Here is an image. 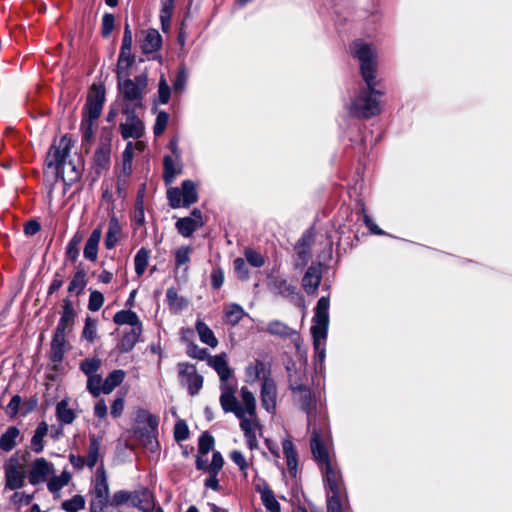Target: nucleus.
Masks as SVG:
<instances>
[{
    "mask_svg": "<svg viewBox=\"0 0 512 512\" xmlns=\"http://www.w3.org/2000/svg\"><path fill=\"white\" fill-rule=\"evenodd\" d=\"M115 18L112 14L106 13L102 18V35L108 37L114 29Z\"/></svg>",
    "mask_w": 512,
    "mask_h": 512,
    "instance_id": "61",
    "label": "nucleus"
},
{
    "mask_svg": "<svg viewBox=\"0 0 512 512\" xmlns=\"http://www.w3.org/2000/svg\"><path fill=\"white\" fill-rule=\"evenodd\" d=\"M56 415L58 420L63 424H71L75 419L74 411L68 407L67 400H61L57 404Z\"/></svg>",
    "mask_w": 512,
    "mask_h": 512,
    "instance_id": "39",
    "label": "nucleus"
},
{
    "mask_svg": "<svg viewBox=\"0 0 512 512\" xmlns=\"http://www.w3.org/2000/svg\"><path fill=\"white\" fill-rule=\"evenodd\" d=\"M246 259L253 267H261L264 265V258L261 254L254 250H247L245 252Z\"/></svg>",
    "mask_w": 512,
    "mask_h": 512,
    "instance_id": "63",
    "label": "nucleus"
},
{
    "mask_svg": "<svg viewBox=\"0 0 512 512\" xmlns=\"http://www.w3.org/2000/svg\"><path fill=\"white\" fill-rule=\"evenodd\" d=\"M322 279V270L320 265L310 266L302 279L303 289L308 294H313L319 287Z\"/></svg>",
    "mask_w": 512,
    "mask_h": 512,
    "instance_id": "22",
    "label": "nucleus"
},
{
    "mask_svg": "<svg viewBox=\"0 0 512 512\" xmlns=\"http://www.w3.org/2000/svg\"><path fill=\"white\" fill-rule=\"evenodd\" d=\"M317 435L315 434V438L311 439V450L324 475L328 489L327 494H341L342 476L337 463L331 459L326 447V442L329 438L319 439Z\"/></svg>",
    "mask_w": 512,
    "mask_h": 512,
    "instance_id": "4",
    "label": "nucleus"
},
{
    "mask_svg": "<svg viewBox=\"0 0 512 512\" xmlns=\"http://www.w3.org/2000/svg\"><path fill=\"white\" fill-rule=\"evenodd\" d=\"M97 127V120L84 117L81 122V132L83 142H90L94 136Z\"/></svg>",
    "mask_w": 512,
    "mask_h": 512,
    "instance_id": "47",
    "label": "nucleus"
},
{
    "mask_svg": "<svg viewBox=\"0 0 512 512\" xmlns=\"http://www.w3.org/2000/svg\"><path fill=\"white\" fill-rule=\"evenodd\" d=\"M351 54L359 61L360 71L367 87L361 88L347 104L349 114L356 118L368 119L381 112L378 96L383 92L376 90L377 51L375 47L362 40H355L350 47Z\"/></svg>",
    "mask_w": 512,
    "mask_h": 512,
    "instance_id": "1",
    "label": "nucleus"
},
{
    "mask_svg": "<svg viewBox=\"0 0 512 512\" xmlns=\"http://www.w3.org/2000/svg\"><path fill=\"white\" fill-rule=\"evenodd\" d=\"M182 382L187 386L189 393L196 395L203 386V377L199 375L196 368L188 363H181L178 366Z\"/></svg>",
    "mask_w": 512,
    "mask_h": 512,
    "instance_id": "14",
    "label": "nucleus"
},
{
    "mask_svg": "<svg viewBox=\"0 0 512 512\" xmlns=\"http://www.w3.org/2000/svg\"><path fill=\"white\" fill-rule=\"evenodd\" d=\"M121 225L116 217H111L105 237V247L113 249L121 238Z\"/></svg>",
    "mask_w": 512,
    "mask_h": 512,
    "instance_id": "26",
    "label": "nucleus"
},
{
    "mask_svg": "<svg viewBox=\"0 0 512 512\" xmlns=\"http://www.w3.org/2000/svg\"><path fill=\"white\" fill-rule=\"evenodd\" d=\"M126 377V372L122 369L113 370L104 380V394H110L119 386Z\"/></svg>",
    "mask_w": 512,
    "mask_h": 512,
    "instance_id": "33",
    "label": "nucleus"
},
{
    "mask_svg": "<svg viewBox=\"0 0 512 512\" xmlns=\"http://www.w3.org/2000/svg\"><path fill=\"white\" fill-rule=\"evenodd\" d=\"M67 336L54 332L51 347L49 352V358L56 367L60 364L64 358L65 352L67 351Z\"/></svg>",
    "mask_w": 512,
    "mask_h": 512,
    "instance_id": "21",
    "label": "nucleus"
},
{
    "mask_svg": "<svg viewBox=\"0 0 512 512\" xmlns=\"http://www.w3.org/2000/svg\"><path fill=\"white\" fill-rule=\"evenodd\" d=\"M204 225L202 212L195 208L191 216L179 218L175 224V227L179 234L183 237H190L196 230Z\"/></svg>",
    "mask_w": 512,
    "mask_h": 512,
    "instance_id": "17",
    "label": "nucleus"
},
{
    "mask_svg": "<svg viewBox=\"0 0 512 512\" xmlns=\"http://www.w3.org/2000/svg\"><path fill=\"white\" fill-rule=\"evenodd\" d=\"M6 487L16 490L23 486L25 479L24 467L17 459H10L5 465Z\"/></svg>",
    "mask_w": 512,
    "mask_h": 512,
    "instance_id": "16",
    "label": "nucleus"
},
{
    "mask_svg": "<svg viewBox=\"0 0 512 512\" xmlns=\"http://www.w3.org/2000/svg\"><path fill=\"white\" fill-rule=\"evenodd\" d=\"M71 480V474L67 471H63L59 476L51 477L47 482V487L50 492H59L64 486H66Z\"/></svg>",
    "mask_w": 512,
    "mask_h": 512,
    "instance_id": "40",
    "label": "nucleus"
},
{
    "mask_svg": "<svg viewBox=\"0 0 512 512\" xmlns=\"http://www.w3.org/2000/svg\"><path fill=\"white\" fill-rule=\"evenodd\" d=\"M104 304V296L101 292L95 290L90 293L88 309L92 312L98 311Z\"/></svg>",
    "mask_w": 512,
    "mask_h": 512,
    "instance_id": "53",
    "label": "nucleus"
},
{
    "mask_svg": "<svg viewBox=\"0 0 512 512\" xmlns=\"http://www.w3.org/2000/svg\"><path fill=\"white\" fill-rule=\"evenodd\" d=\"M267 332L274 336L290 338L292 341H296L299 338L296 330L278 320H274L268 323Z\"/></svg>",
    "mask_w": 512,
    "mask_h": 512,
    "instance_id": "24",
    "label": "nucleus"
},
{
    "mask_svg": "<svg viewBox=\"0 0 512 512\" xmlns=\"http://www.w3.org/2000/svg\"><path fill=\"white\" fill-rule=\"evenodd\" d=\"M113 321L117 325H130L131 328L142 327L137 314L131 310H121L115 313Z\"/></svg>",
    "mask_w": 512,
    "mask_h": 512,
    "instance_id": "32",
    "label": "nucleus"
},
{
    "mask_svg": "<svg viewBox=\"0 0 512 512\" xmlns=\"http://www.w3.org/2000/svg\"><path fill=\"white\" fill-rule=\"evenodd\" d=\"M133 58H124L119 57L117 63V77L118 79L124 78L127 76V70L132 65Z\"/></svg>",
    "mask_w": 512,
    "mask_h": 512,
    "instance_id": "60",
    "label": "nucleus"
},
{
    "mask_svg": "<svg viewBox=\"0 0 512 512\" xmlns=\"http://www.w3.org/2000/svg\"><path fill=\"white\" fill-rule=\"evenodd\" d=\"M101 439L95 436L90 437V444L88 447L87 455L84 457L86 466L90 469L94 468L95 465L100 461V465L103 464L101 454Z\"/></svg>",
    "mask_w": 512,
    "mask_h": 512,
    "instance_id": "23",
    "label": "nucleus"
},
{
    "mask_svg": "<svg viewBox=\"0 0 512 512\" xmlns=\"http://www.w3.org/2000/svg\"><path fill=\"white\" fill-rule=\"evenodd\" d=\"M111 149L108 143H101L94 155V162L98 168L105 169L110 163Z\"/></svg>",
    "mask_w": 512,
    "mask_h": 512,
    "instance_id": "37",
    "label": "nucleus"
},
{
    "mask_svg": "<svg viewBox=\"0 0 512 512\" xmlns=\"http://www.w3.org/2000/svg\"><path fill=\"white\" fill-rule=\"evenodd\" d=\"M196 330L203 343L212 348H215L218 345V340L213 331L204 322L198 320L196 323Z\"/></svg>",
    "mask_w": 512,
    "mask_h": 512,
    "instance_id": "35",
    "label": "nucleus"
},
{
    "mask_svg": "<svg viewBox=\"0 0 512 512\" xmlns=\"http://www.w3.org/2000/svg\"><path fill=\"white\" fill-rule=\"evenodd\" d=\"M283 453L286 458L288 469L292 472L297 467V455L294 450L293 444L290 440H284L282 443Z\"/></svg>",
    "mask_w": 512,
    "mask_h": 512,
    "instance_id": "43",
    "label": "nucleus"
},
{
    "mask_svg": "<svg viewBox=\"0 0 512 512\" xmlns=\"http://www.w3.org/2000/svg\"><path fill=\"white\" fill-rule=\"evenodd\" d=\"M247 313L245 310L236 303H230L224 308V319L225 322L229 325L235 326L237 325L241 319L246 316Z\"/></svg>",
    "mask_w": 512,
    "mask_h": 512,
    "instance_id": "30",
    "label": "nucleus"
},
{
    "mask_svg": "<svg viewBox=\"0 0 512 512\" xmlns=\"http://www.w3.org/2000/svg\"><path fill=\"white\" fill-rule=\"evenodd\" d=\"M71 147V139L67 135L62 136L58 142L50 147L45 161L47 169L56 178H61L66 186H71L81 176V168L67 160L70 156Z\"/></svg>",
    "mask_w": 512,
    "mask_h": 512,
    "instance_id": "3",
    "label": "nucleus"
},
{
    "mask_svg": "<svg viewBox=\"0 0 512 512\" xmlns=\"http://www.w3.org/2000/svg\"><path fill=\"white\" fill-rule=\"evenodd\" d=\"M192 252L193 249L190 246H181L175 250V266L177 269L184 266V272L188 270L187 264L190 261V256Z\"/></svg>",
    "mask_w": 512,
    "mask_h": 512,
    "instance_id": "38",
    "label": "nucleus"
},
{
    "mask_svg": "<svg viewBox=\"0 0 512 512\" xmlns=\"http://www.w3.org/2000/svg\"><path fill=\"white\" fill-rule=\"evenodd\" d=\"M147 84L148 79L145 74L138 75L134 79L125 77L118 79V89L123 99L122 112L142 107Z\"/></svg>",
    "mask_w": 512,
    "mask_h": 512,
    "instance_id": "7",
    "label": "nucleus"
},
{
    "mask_svg": "<svg viewBox=\"0 0 512 512\" xmlns=\"http://www.w3.org/2000/svg\"><path fill=\"white\" fill-rule=\"evenodd\" d=\"M274 289L283 297H291L295 294V286L289 284L285 279H275L274 281Z\"/></svg>",
    "mask_w": 512,
    "mask_h": 512,
    "instance_id": "49",
    "label": "nucleus"
},
{
    "mask_svg": "<svg viewBox=\"0 0 512 512\" xmlns=\"http://www.w3.org/2000/svg\"><path fill=\"white\" fill-rule=\"evenodd\" d=\"M214 447V438L207 432L203 433L199 438V453L206 455Z\"/></svg>",
    "mask_w": 512,
    "mask_h": 512,
    "instance_id": "55",
    "label": "nucleus"
},
{
    "mask_svg": "<svg viewBox=\"0 0 512 512\" xmlns=\"http://www.w3.org/2000/svg\"><path fill=\"white\" fill-rule=\"evenodd\" d=\"M329 297H321L314 309L311 334L316 358L323 362L325 359V345L329 326Z\"/></svg>",
    "mask_w": 512,
    "mask_h": 512,
    "instance_id": "6",
    "label": "nucleus"
},
{
    "mask_svg": "<svg viewBox=\"0 0 512 512\" xmlns=\"http://www.w3.org/2000/svg\"><path fill=\"white\" fill-rule=\"evenodd\" d=\"M96 336H97L96 322L88 317L85 321V326H84V329L82 332V337L89 342H93L96 339Z\"/></svg>",
    "mask_w": 512,
    "mask_h": 512,
    "instance_id": "51",
    "label": "nucleus"
},
{
    "mask_svg": "<svg viewBox=\"0 0 512 512\" xmlns=\"http://www.w3.org/2000/svg\"><path fill=\"white\" fill-rule=\"evenodd\" d=\"M149 260V251L146 248H141L137 251L134 257L135 272L138 276L143 275Z\"/></svg>",
    "mask_w": 512,
    "mask_h": 512,
    "instance_id": "42",
    "label": "nucleus"
},
{
    "mask_svg": "<svg viewBox=\"0 0 512 512\" xmlns=\"http://www.w3.org/2000/svg\"><path fill=\"white\" fill-rule=\"evenodd\" d=\"M231 460L239 467V469L243 472H246L248 468V462L243 455V453L239 450H234L230 453Z\"/></svg>",
    "mask_w": 512,
    "mask_h": 512,
    "instance_id": "62",
    "label": "nucleus"
},
{
    "mask_svg": "<svg viewBox=\"0 0 512 512\" xmlns=\"http://www.w3.org/2000/svg\"><path fill=\"white\" fill-rule=\"evenodd\" d=\"M159 419L147 411H140L136 418L135 434L141 443L151 452L159 449L158 442Z\"/></svg>",
    "mask_w": 512,
    "mask_h": 512,
    "instance_id": "9",
    "label": "nucleus"
},
{
    "mask_svg": "<svg viewBox=\"0 0 512 512\" xmlns=\"http://www.w3.org/2000/svg\"><path fill=\"white\" fill-rule=\"evenodd\" d=\"M54 472L53 465L44 458L36 459L28 474V480L32 485H38L48 481V477Z\"/></svg>",
    "mask_w": 512,
    "mask_h": 512,
    "instance_id": "19",
    "label": "nucleus"
},
{
    "mask_svg": "<svg viewBox=\"0 0 512 512\" xmlns=\"http://www.w3.org/2000/svg\"><path fill=\"white\" fill-rule=\"evenodd\" d=\"M220 405L224 412H232L241 420L240 427L244 432L249 449H256L258 447L256 434L259 430V424L256 420V416L250 417L247 414H244V410L239 405L237 398L235 395L231 394V391L228 388H225V392L220 396Z\"/></svg>",
    "mask_w": 512,
    "mask_h": 512,
    "instance_id": "5",
    "label": "nucleus"
},
{
    "mask_svg": "<svg viewBox=\"0 0 512 512\" xmlns=\"http://www.w3.org/2000/svg\"><path fill=\"white\" fill-rule=\"evenodd\" d=\"M224 464V460L222 455L219 452H214L212 456L211 463L207 466V472L218 474L219 471L222 469Z\"/></svg>",
    "mask_w": 512,
    "mask_h": 512,
    "instance_id": "58",
    "label": "nucleus"
},
{
    "mask_svg": "<svg viewBox=\"0 0 512 512\" xmlns=\"http://www.w3.org/2000/svg\"><path fill=\"white\" fill-rule=\"evenodd\" d=\"M162 44V37L155 29L147 31L146 36L142 42L141 48L144 53H152L157 51Z\"/></svg>",
    "mask_w": 512,
    "mask_h": 512,
    "instance_id": "31",
    "label": "nucleus"
},
{
    "mask_svg": "<svg viewBox=\"0 0 512 512\" xmlns=\"http://www.w3.org/2000/svg\"><path fill=\"white\" fill-rule=\"evenodd\" d=\"M142 332V327L131 328L129 331L124 332L118 348L122 353L131 351L137 343Z\"/></svg>",
    "mask_w": 512,
    "mask_h": 512,
    "instance_id": "28",
    "label": "nucleus"
},
{
    "mask_svg": "<svg viewBox=\"0 0 512 512\" xmlns=\"http://www.w3.org/2000/svg\"><path fill=\"white\" fill-rule=\"evenodd\" d=\"M169 205L173 209L189 207L198 200L196 185L191 180L182 182L181 187H172L167 190Z\"/></svg>",
    "mask_w": 512,
    "mask_h": 512,
    "instance_id": "11",
    "label": "nucleus"
},
{
    "mask_svg": "<svg viewBox=\"0 0 512 512\" xmlns=\"http://www.w3.org/2000/svg\"><path fill=\"white\" fill-rule=\"evenodd\" d=\"M102 236L101 228H96L90 234L85 247H84V257L89 261H96L98 257V245Z\"/></svg>",
    "mask_w": 512,
    "mask_h": 512,
    "instance_id": "25",
    "label": "nucleus"
},
{
    "mask_svg": "<svg viewBox=\"0 0 512 512\" xmlns=\"http://www.w3.org/2000/svg\"><path fill=\"white\" fill-rule=\"evenodd\" d=\"M340 496L341 494H327L328 512H342Z\"/></svg>",
    "mask_w": 512,
    "mask_h": 512,
    "instance_id": "59",
    "label": "nucleus"
},
{
    "mask_svg": "<svg viewBox=\"0 0 512 512\" xmlns=\"http://www.w3.org/2000/svg\"><path fill=\"white\" fill-rule=\"evenodd\" d=\"M234 270L239 278L246 279L248 277V265L243 258H236L234 260Z\"/></svg>",
    "mask_w": 512,
    "mask_h": 512,
    "instance_id": "64",
    "label": "nucleus"
},
{
    "mask_svg": "<svg viewBox=\"0 0 512 512\" xmlns=\"http://www.w3.org/2000/svg\"><path fill=\"white\" fill-rule=\"evenodd\" d=\"M168 121H169L168 113H166L165 111H161L158 113L157 118H156V123L154 125V134L156 136L161 135L165 131Z\"/></svg>",
    "mask_w": 512,
    "mask_h": 512,
    "instance_id": "57",
    "label": "nucleus"
},
{
    "mask_svg": "<svg viewBox=\"0 0 512 512\" xmlns=\"http://www.w3.org/2000/svg\"><path fill=\"white\" fill-rule=\"evenodd\" d=\"M177 174H178V170L175 167L172 157L165 156L164 157V180H165L166 184H171L174 181Z\"/></svg>",
    "mask_w": 512,
    "mask_h": 512,
    "instance_id": "50",
    "label": "nucleus"
},
{
    "mask_svg": "<svg viewBox=\"0 0 512 512\" xmlns=\"http://www.w3.org/2000/svg\"><path fill=\"white\" fill-rule=\"evenodd\" d=\"M290 389L295 404L307 414L308 429L312 434L311 439L318 434L320 438H329L328 421L326 414L318 410L315 396L310 389L290 379Z\"/></svg>",
    "mask_w": 512,
    "mask_h": 512,
    "instance_id": "2",
    "label": "nucleus"
},
{
    "mask_svg": "<svg viewBox=\"0 0 512 512\" xmlns=\"http://www.w3.org/2000/svg\"><path fill=\"white\" fill-rule=\"evenodd\" d=\"M261 500L263 505L270 512H280V504L270 489L265 488L261 491Z\"/></svg>",
    "mask_w": 512,
    "mask_h": 512,
    "instance_id": "46",
    "label": "nucleus"
},
{
    "mask_svg": "<svg viewBox=\"0 0 512 512\" xmlns=\"http://www.w3.org/2000/svg\"><path fill=\"white\" fill-rule=\"evenodd\" d=\"M87 390L94 396L98 397L104 393V380L101 375H91L87 377Z\"/></svg>",
    "mask_w": 512,
    "mask_h": 512,
    "instance_id": "45",
    "label": "nucleus"
},
{
    "mask_svg": "<svg viewBox=\"0 0 512 512\" xmlns=\"http://www.w3.org/2000/svg\"><path fill=\"white\" fill-rule=\"evenodd\" d=\"M170 87L164 76H161L158 85V97L161 104H167L170 99Z\"/></svg>",
    "mask_w": 512,
    "mask_h": 512,
    "instance_id": "54",
    "label": "nucleus"
},
{
    "mask_svg": "<svg viewBox=\"0 0 512 512\" xmlns=\"http://www.w3.org/2000/svg\"><path fill=\"white\" fill-rule=\"evenodd\" d=\"M81 242V237L75 235L68 243L66 248V255L71 261H76L79 256L78 246Z\"/></svg>",
    "mask_w": 512,
    "mask_h": 512,
    "instance_id": "52",
    "label": "nucleus"
},
{
    "mask_svg": "<svg viewBox=\"0 0 512 512\" xmlns=\"http://www.w3.org/2000/svg\"><path fill=\"white\" fill-rule=\"evenodd\" d=\"M101 367V360L96 357L87 358L83 360L80 364L81 371L88 377L91 375H96L97 371Z\"/></svg>",
    "mask_w": 512,
    "mask_h": 512,
    "instance_id": "48",
    "label": "nucleus"
},
{
    "mask_svg": "<svg viewBox=\"0 0 512 512\" xmlns=\"http://www.w3.org/2000/svg\"><path fill=\"white\" fill-rule=\"evenodd\" d=\"M136 110L123 112L126 116L125 122L120 124V130L124 139H139L144 134V124L135 113Z\"/></svg>",
    "mask_w": 512,
    "mask_h": 512,
    "instance_id": "15",
    "label": "nucleus"
},
{
    "mask_svg": "<svg viewBox=\"0 0 512 512\" xmlns=\"http://www.w3.org/2000/svg\"><path fill=\"white\" fill-rule=\"evenodd\" d=\"M105 101V89L102 86L93 85L87 97L84 117L98 119L101 115Z\"/></svg>",
    "mask_w": 512,
    "mask_h": 512,
    "instance_id": "13",
    "label": "nucleus"
},
{
    "mask_svg": "<svg viewBox=\"0 0 512 512\" xmlns=\"http://www.w3.org/2000/svg\"><path fill=\"white\" fill-rule=\"evenodd\" d=\"M85 498L82 495H74L71 499L62 502L61 507L66 512H78L85 507Z\"/></svg>",
    "mask_w": 512,
    "mask_h": 512,
    "instance_id": "44",
    "label": "nucleus"
},
{
    "mask_svg": "<svg viewBox=\"0 0 512 512\" xmlns=\"http://www.w3.org/2000/svg\"><path fill=\"white\" fill-rule=\"evenodd\" d=\"M241 401L242 405H239L244 410V414H247L250 417H255L256 399L254 394L251 391H249L246 387L241 388Z\"/></svg>",
    "mask_w": 512,
    "mask_h": 512,
    "instance_id": "34",
    "label": "nucleus"
},
{
    "mask_svg": "<svg viewBox=\"0 0 512 512\" xmlns=\"http://www.w3.org/2000/svg\"><path fill=\"white\" fill-rule=\"evenodd\" d=\"M90 494V512H96L98 509L105 508V506L110 505V488L104 464L97 467L95 475L91 480Z\"/></svg>",
    "mask_w": 512,
    "mask_h": 512,
    "instance_id": "10",
    "label": "nucleus"
},
{
    "mask_svg": "<svg viewBox=\"0 0 512 512\" xmlns=\"http://www.w3.org/2000/svg\"><path fill=\"white\" fill-rule=\"evenodd\" d=\"M270 374L271 372L267 365L259 360L246 368V377L252 382L256 380H262L263 382L265 377H271Z\"/></svg>",
    "mask_w": 512,
    "mask_h": 512,
    "instance_id": "27",
    "label": "nucleus"
},
{
    "mask_svg": "<svg viewBox=\"0 0 512 512\" xmlns=\"http://www.w3.org/2000/svg\"><path fill=\"white\" fill-rule=\"evenodd\" d=\"M75 320V310L72 302L69 299L63 301V307L60 320L55 329V333L68 335L73 328Z\"/></svg>",
    "mask_w": 512,
    "mask_h": 512,
    "instance_id": "20",
    "label": "nucleus"
},
{
    "mask_svg": "<svg viewBox=\"0 0 512 512\" xmlns=\"http://www.w3.org/2000/svg\"><path fill=\"white\" fill-rule=\"evenodd\" d=\"M188 79V73L184 67H181L173 81V89L175 92H182Z\"/></svg>",
    "mask_w": 512,
    "mask_h": 512,
    "instance_id": "56",
    "label": "nucleus"
},
{
    "mask_svg": "<svg viewBox=\"0 0 512 512\" xmlns=\"http://www.w3.org/2000/svg\"><path fill=\"white\" fill-rule=\"evenodd\" d=\"M86 286V274L83 270L77 271L68 286L70 294L79 295Z\"/></svg>",
    "mask_w": 512,
    "mask_h": 512,
    "instance_id": "41",
    "label": "nucleus"
},
{
    "mask_svg": "<svg viewBox=\"0 0 512 512\" xmlns=\"http://www.w3.org/2000/svg\"><path fill=\"white\" fill-rule=\"evenodd\" d=\"M20 436V431L15 426H10L0 436V449L9 452L17 445V439Z\"/></svg>",
    "mask_w": 512,
    "mask_h": 512,
    "instance_id": "29",
    "label": "nucleus"
},
{
    "mask_svg": "<svg viewBox=\"0 0 512 512\" xmlns=\"http://www.w3.org/2000/svg\"><path fill=\"white\" fill-rule=\"evenodd\" d=\"M48 432V425L46 422H41L37 426L34 435L31 439V449L35 453H40L44 449L43 439Z\"/></svg>",
    "mask_w": 512,
    "mask_h": 512,
    "instance_id": "36",
    "label": "nucleus"
},
{
    "mask_svg": "<svg viewBox=\"0 0 512 512\" xmlns=\"http://www.w3.org/2000/svg\"><path fill=\"white\" fill-rule=\"evenodd\" d=\"M209 365L213 367V369L217 372L221 384H220V390L221 395L225 392V388L230 389L231 394L235 395V385L231 382H229V378L231 377L232 370L228 365V362L226 360L225 354H220L213 356L209 359Z\"/></svg>",
    "mask_w": 512,
    "mask_h": 512,
    "instance_id": "12",
    "label": "nucleus"
},
{
    "mask_svg": "<svg viewBox=\"0 0 512 512\" xmlns=\"http://www.w3.org/2000/svg\"><path fill=\"white\" fill-rule=\"evenodd\" d=\"M277 387L272 377H265L261 384L260 399L262 407L269 413H274L277 404Z\"/></svg>",
    "mask_w": 512,
    "mask_h": 512,
    "instance_id": "18",
    "label": "nucleus"
},
{
    "mask_svg": "<svg viewBox=\"0 0 512 512\" xmlns=\"http://www.w3.org/2000/svg\"><path fill=\"white\" fill-rule=\"evenodd\" d=\"M131 505L143 512H152L155 508V500L151 491L147 488L137 490H117L110 499L111 507Z\"/></svg>",
    "mask_w": 512,
    "mask_h": 512,
    "instance_id": "8",
    "label": "nucleus"
}]
</instances>
